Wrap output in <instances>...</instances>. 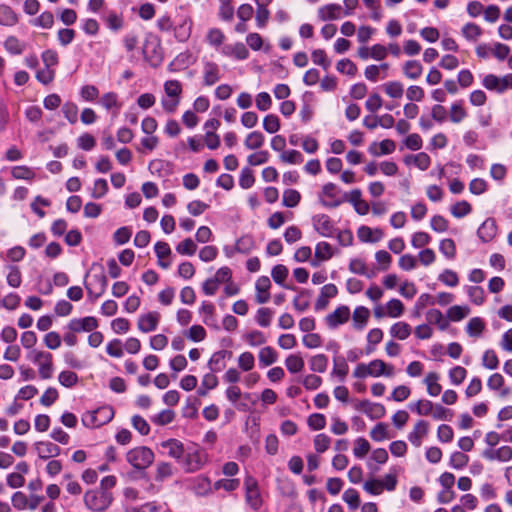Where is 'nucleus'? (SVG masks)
I'll return each instance as SVG.
<instances>
[{
  "label": "nucleus",
  "instance_id": "f257e3e1",
  "mask_svg": "<svg viewBox=\"0 0 512 512\" xmlns=\"http://www.w3.org/2000/svg\"><path fill=\"white\" fill-rule=\"evenodd\" d=\"M112 494L108 491L93 489L84 494L85 506L95 512L105 511L112 503Z\"/></svg>",
  "mask_w": 512,
  "mask_h": 512
},
{
  "label": "nucleus",
  "instance_id": "f03ea898",
  "mask_svg": "<svg viewBox=\"0 0 512 512\" xmlns=\"http://www.w3.org/2000/svg\"><path fill=\"white\" fill-rule=\"evenodd\" d=\"M154 459V452L146 446L132 448L126 453L127 462L137 470H146Z\"/></svg>",
  "mask_w": 512,
  "mask_h": 512
},
{
  "label": "nucleus",
  "instance_id": "7ed1b4c3",
  "mask_svg": "<svg viewBox=\"0 0 512 512\" xmlns=\"http://www.w3.org/2000/svg\"><path fill=\"white\" fill-rule=\"evenodd\" d=\"M113 417L114 409L111 406H102L83 414L82 423L88 428H97L109 423Z\"/></svg>",
  "mask_w": 512,
  "mask_h": 512
},
{
  "label": "nucleus",
  "instance_id": "20e7f679",
  "mask_svg": "<svg viewBox=\"0 0 512 512\" xmlns=\"http://www.w3.org/2000/svg\"><path fill=\"white\" fill-rule=\"evenodd\" d=\"M29 358L38 366V373L41 379H50L53 375V356L46 351L33 350Z\"/></svg>",
  "mask_w": 512,
  "mask_h": 512
},
{
  "label": "nucleus",
  "instance_id": "39448f33",
  "mask_svg": "<svg viewBox=\"0 0 512 512\" xmlns=\"http://www.w3.org/2000/svg\"><path fill=\"white\" fill-rule=\"evenodd\" d=\"M208 462V454L201 449L185 453L180 462L187 473H193L200 470Z\"/></svg>",
  "mask_w": 512,
  "mask_h": 512
},
{
  "label": "nucleus",
  "instance_id": "423d86ee",
  "mask_svg": "<svg viewBox=\"0 0 512 512\" xmlns=\"http://www.w3.org/2000/svg\"><path fill=\"white\" fill-rule=\"evenodd\" d=\"M341 190L334 183H326L323 185L318 195L320 203L327 208L338 207L343 200L340 198Z\"/></svg>",
  "mask_w": 512,
  "mask_h": 512
},
{
  "label": "nucleus",
  "instance_id": "0eeeda50",
  "mask_svg": "<svg viewBox=\"0 0 512 512\" xmlns=\"http://www.w3.org/2000/svg\"><path fill=\"white\" fill-rule=\"evenodd\" d=\"M245 486V499L247 504L253 509L258 510L262 506V497L258 488L257 481L247 476L244 481Z\"/></svg>",
  "mask_w": 512,
  "mask_h": 512
},
{
  "label": "nucleus",
  "instance_id": "6e6552de",
  "mask_svg": "<svg viewBox=\"0 0 512 512\" xmlns=\"http://www.w3.org/2000/svg\"><path fill=\"white\" fill-rule=\"evenodd\" d=\"M482 84L488 90L503 93L508 89H512V74H507L503 77L488 74L483 78Z\"/></svg>",
  "mask_w": 512,
  "mask_h": 512
},
{
  "label": "nucleus",
  "instance_id": "1a4fd4ad",
  "mask_svg": "<svg viewBox=\"0 0 512 512\" xmlns=\"http://www.w3.org/2000/svg\"><path fill=\"white\" fill-rule=\"evenodd\" d=\"M108 285L107 277L105 276L103 269L99 274H94L92 276V280L85 284V288L89 294L93 298V300L100 297L106 291Z\"/></svg>",
  "mask_w": 512,
  "mask_h": 512
},
{
  "label": "nucleus",
  "instance_id": "9d476101",
  "mask_svg": "<svg viewBox=\"0 0 512 512\" xmlns=\"http://www.w3.org/2000/svg\"><path fill=\"white\" fill-rule=\"evenodd\" d=\"M312 224L317 233L323 237H332L335 228L332 220L326 214H317L312 217Z\"/></svg>",
  "mask_w": 512,
  "mask_h": 512
},
{
  "label": "nucleus",
  "instance_id": "9b49d317",
  "mask_svg": "<svg viewBox=\"0 0 512 512\" xmlns=\"http://www.w3.org/2000/svg\"><path fill=\"white\" fill-rule=\"evenodd\" d=\"M350 315L349 307L341 305L325 317V322L329 328L335 329L339 325L346 323L349 320Z\"/></svg>",
  "mask_w": 512,
  "mask_h": 512
},
{
  "label": "nucleus",
  "instance_id": "f8f14e48",
  "mask_svg": "<svg viewBox=\"0 0 512 512\" xmlns=\"http://www.w3.org/2000/svg\"><path fill=\"white\" fill-rule=\"evenodd\" d=\"M160 447L165 450V454L170 458L175 459L179 464L184 456V445L178 439H167L160 443Z\"/></svg>",
  "mask_w": 512,
  "mask_h": 512
},
{
  "label": "nucleus",
  "instance_id": "ddd939ff",
  "mask_svg": "<svg viewBox=\"0 0 512 512\" xmlns=\"http://www.w3.org/2000/svg\"><path fill=\"white\" fill-rule=\"evenodd\" d=\"M355 408L365 413L371 419H380L385 415V407L380 403H372L369 400H362L355 404Z\"/></svg>",
  "mask_w": 512,
  "mask_h": 512
},
{
  "label": "nucleus",
  "instance_id": "4468645a",
  "mask_svg": "<svg viewBox=\"0 0 512 512\" xmlns=\"http://www.w3.org/2000/svg\"><path fill=\"white\" fill-rule=\"evenodd\" d=\"M68 329L72 332H90L98 327V321L95 317L87 316L84 318H75L68 323Z\"/></svg>",
  "mask_w": 512,
  "mask_h": 512
},
{
  "label": "nucleus",
  "instance_id": "2eb2a0df",
  "mask_svg": "<svg viewBox=\"0 0 512 512\" xmlns=\"http://www.w3.org/2000/svg\"><path fill=\"white\" fill-rule=\"evenodd\" d=\"M160 321V314L156 311H151L142 314L137 322L138 329L143 333H149L156 330Z\"/></svg>",
  "mask_w": 512,
  "mask_h": 512
},
{
  "label": "nucleus",
  "instance_id": "dca6fc26",
  "mask_svg": "<svg viewBox=\"0 0 512 512\" xmlns=\"http://www.w3.org/2000/svg\"><path fill=\"white\" fill-rule=\"evenodd\" d=\"M34 446L38 457L44 460L57 457L61 453L60 447L49 441H39Z\"/></svg>",
  "mask_w": 512,
  "mask_h": 512
},
{
  "label": "nucleus",
  "instance_id": "f3484780",
  "mask_svg": "<svg viewBox=\"0 0 512 512\" xmlns=\"http://www.w3.org/2000/svg\"><path fill=\"white\" fill-rule=\"evenodd\" d=\"M203 84L212 86L220 80V68L217 63L205 61L203 64Z\"/></svg>",
  "mask_w": 512,
  "mask_h": 512
},
{
  "label": "nucleus",
  "instance_id": "a211bd4d",
  "mask_svg": "<svg viewBox=\"0 0 512 512\" xmlns=\"http://www.w3.org/2000/svg\"><path fill=\"white\" fill-rule=\"evenodd\" d=\"M271 287V281L267 276H261L257 279L255 284L256 295L255 300L258 304L267 303L270 299L269 289Z\"/></svg>",
  "mask_w": 512,
  "mask_h": 512
},
{
  "label": "nucleus",
  "instance_id": "6ab92c4d",
  "mask_svg": "<svg viewBox=\"0 0 512 512\" xmlns=\"http://www.w3.org/2000/svg\"><path fill=\"white\" fill-rule=\"evenodd\" d=\"M338 289L334 284H326L321 288L320 295L315 302L316 310H323L327 307L329 299L336 297Z\"/></svg>",
  "mask_w": 512,
  "mask_h": 512
},
{
  "label": "nucleus",
  "instance_id": "aec40b11",
  "mask_svg": "<svg viewBox=\"0 0 512 512\" xmlns=\"http://www.w3.org/2000/svg\"><path fill=\"white\" fill-rule=\"evenodd\" d=\"M429 425L424 420H419L414 425L413 430L408 434V440L415 447H420L422 444V439L428 433Z\"/></svg>",
  "mask_w": 512,
  "mask_h": 512
},
{
  "label": "nucleus",
  "instance_id": "412c9836",
  "mask_svg": "<svg viewBox=\"0 0 512 512\" xmlns=\"http://www.w3.org/2000/svg\"><path fill=\"white\" fill-rule=\"evenodd\" d=\"M369 364V371L371 377H392L394 375V368L391 365L386 364L381 359L372 360Z\"/></svg>",
  "mask_w": 512,
  "mask_h": 512
},
{
  "label": "nucleus",
  "instance_id": "4be33fe9",
  "mask_svg": "<svg viewBox=\"0 0 512 512\" xmlns=\"http://www.w3.org/2000/svg\"><path fill=\"white\" fill-rule=\"evenodd\" d=\"M395 148L396 144L393 140L385 139L382 140L380 143L373 142L368 147V152L375 157H379L393 153L395 151Z\"/></svg>",
  "mask_w": 512,
  "mask_h": 512
},
{
  "label": "nucleus",
  "instance_id": "5701e85b",
  "mask_svg": "<svg viewBox=\"0 0 512 512\" xmlns=\"http://www.w3.org/2000/svg\"><path fill=\"white\" fill-rule=\"evenodd\" d=\"M370 311L365 306H357L352 313V326L357 331H362L369 320Z\"/></svg>",
  "mask_w": 512,
  "mask_h": 512
},
{
  "label": "nucleus",
  "instance_id": "b1692460",
  "mask_svg": "<svg viewBox=\"0 0 512 512\" xmlns=\"http://www.w3.org/2000/svg\"><path fill=\"white\" fill-rule=\"evenodd\" d=\"M221 53L227 57H234L237 60H245L249 55L248 49L241 42L223 46Z\"/></svg>",
  "mask_w": 512,
  "mask_h": 512
},
{
  "label": "nucleus",
  "instance_id": "393cba45",
  "mask_svg": "<svg viewBox=\"0 0 512 512\" xmlns=\"http://www.w3.org/2000/svg\"><path fill=\"white\" fill-rule=\"evenodd\" d=\"M357 235L362 242L376 243L383 238L384 233L380 228L371 229L368 226H361L357 231Z\"/></svg>",
  "mask_w": 512,
  "mask_h": 512
},
{
  "label": "nucleus",
  "instance_id": "a878e982",
  "mask_svg": "<svg viewBox=\"0 0 512 512\" xmlns=\"http://www.w3.org/2000/svg\"><path fill=\"white\" fill-rule=\"evenodd\" d=\"M497 233V225L494 219L488 218L486 219L481 226L478 228L477 234L478 237L483 242L491 241Z\"/></svg>",
  "mask_w": 512,
  "mask_h": 512
},
{
  "label": "nucleus",
  "instance_id": "bb28decb",
  "mask_svg": "<svg viewBox=\"0 0 512 512\" xmlns=\"http://www.w3.org/2000/svg\"><path fill=\"white\" fill-rule=\"evenodd\" d=\"M342 7L339 4H328L320 7L317 11V15L320 20H336L341 16Z\"/></svg>",
  "mask_w": 512,
  "mask_h": 512
},
{
  "label": "nucleus",
  "instance_id": "cd10ccee",
  "mask_svg": "<svg viewBox=\"0 0 512 512\" xmlns=\"http://www.w3.org/2000/svg\"><path fill=\"white\" fill-rule=\"evenodd\" d=\"M175 473V468L169 462L160 461L156 464L154 480L156 482H163L171 478Z\"/></svg>",
  "mask_w": 512,
  "mask_h": 512
},
{
  "label": "nucleus",
  "instance_id": "c85d7f7f",
  "mask_svg": "<svg viewBox=\"0 0 512 512\" xmlns=\"http://www.w3.org/2000/svg\"><path fill=\"white\" fill-rule=\"evenodd\" d=\"M439 379L440 376L438 373L429 372L423 380L427 388V393L432 397L438 396L442 391V386L438 382Z\"/></svg>",
  "mask_w": 512,
  "mask_h": 512
},
{
  "label": "nucleus",
  "instance_id": "c756f323",
  "mask_svg": "<svg viewBox=\"0 0 512 512\" xmlns=\"http://www.w3.org/2000/svg\"><path fill=\"white\" fill-rule=\"evenodd\" d=\"M18 21V15L10 6L0 4V25L11 27L16 25Z\"/></svg>",
  "mask_w": 512,
  "mask_h": 512
},
{
  "label": "nucleus",
  "instance_id": "7c9ffc66",
  "mask_svg": "<svg viewBox=\"0 0 512 512\" xmlns=\"http://www.w3.org/2000/svg\"><path fill=\"white\" fill-rule=\"evenodd\" d=\"M423 72L421 63L417 60H409L403 64V74L411 80L418 79Z\"/></svg>",
  "mask_w": 512,
  "mask_h": 512
},
{
  "label": "nucleus",
  "instance_id": "2f4dec72",
  "mask_svg": "<svg viewBox=\"0 0 512 512\" xmlns=\"http://www.w3.org/2000/svg\"><path fill=\"white\" fill-rule=\"evenodd\" d=\"M390 334L399 340H405L411 334V326L406 322H397L391 326Z\"/></svg>",
  "mask_w": 512,
  "mask_h": 512
},
{
  "label": "nucleus",
  "instance_id": "473e14b6",
  "mask_svg": "<svg viewBox=\"0 0 512 512\" xmlns=\"http://www.w3.org/2000/svg\"><path fill=\"white\" fill-rule=\"evenodd\" d=\"M384 92L390 97L394 99H399L403 96L404 87L403 84L399 81H389L383 84Z\"/></svg>",
  "mask_w": 512,
  "mask_h": 512
},
{
  "label": "nucleus",
  "instance_id": "72a5a7b5",
  "mask_svg": "<svg viewBox=\"0 0 512 512\" xmlns=\"http://www.w3.org/2000/svg\"><path fill=\"white\" fill-rule=\"evenodd\" d=\"M5 49L13 55H20L25 50V44L15 36H9L4 42Z\"/></svg>",
  "mask_w": 512,
  "mask_h": 512
},
{
  "label": "nucleus",
  "instance_id": "f704fd0d",
  "mask_svg": "<svg viewBox=\"0 0 512 512\" xmlns=\"http://www.w3.org/2000/svg\"><path fill=\"white\" fill-rule=\"evenodd\" d=\"M434 403L427 399H421L410 405V409L420 416H430Z\"/></svg>",
  "mask_w": 512,
  "mask_h": 512
},
{
  "label": "nucleus",
  "instance_id": "c9c22d12",
  "mask_svg": "<svg viewBox=\"0 0 512 512\" xmlns=\"http://www.w3.org/2000/svg\"><path fill=\"white\" fill-rule=\"evenodd\" d=\"M225 40V35L219 28H210L206 34V41L209 45L218 48Z\"/></svg>",
  "mask_w": 512,
  "mask_h": 512
},
{
  "label": "nucleus",
  "instance_id": "e433bc0d",
  "mask_svg": "<svg viewBox=\"0 0 512 512\" xmlns=\"http://www.w3.org/2000/svg\"><path fill=\"white\" fill-rule=\"evenodd\" d=\"M264 135L259 131H253L247 135L244 144L250 150L259 149L264 144Z\"/></svg>",
  "mask_w": 512,
  "mask_h": 512
},
{
  "label": "nucleus",
  "instance_id": "4c0bfd02",
  "mask_svg": "<svg viewBox=\"0 0 512 512\" xmlns=\"http://www.w3.org/2000/svg\"><path fill=\"white\" fill-rule=\"evenodd\" d=\"M277 352L270 346L263 347L260 349L258 358L261 364L264 366L272 365L277 361Z\"/></svg>",
  "mask_w": 512,
  "mask_h": 512
},
{
  "label": "nucleus",
  "instance_id": "58836bf2",
  "mask_svg": "<svg viewBox=\"0 0 512 512\" xmlns=\"http://www.w3.org/2000/svg\"><path fill=\"white\" fill-rule=\"evenodd\" d=\"M11 175L17 180H33L35 178V172L32 168L27 166H14L11 169Z\"/></svg>",
  "mask_w": 512,
  "mask_h": 512
},
{
  "label": "nucleus",
  "instance_id": "ea45409f",
  "mask_svg": "<svg viewBox=\"0 0 512 512\" xmlns=\"http://www.w3.org/2000/svg\"><path fill=\"white\" fill-rule=\"evenodd\" d=\"M285 366L290 373H298L304 368V360L297 354H291L285 359Z\"/></svg>",
  "mask_w": 512,
  "mask_h": 512
},
{
  "label": "nucleus",
  "instance_id": "a19ab883",
  "mask_svg": "<svg viewBox=\"0 0 512 512\" xmlns=\"http://www.w3.org/2000/svg\"><path fill=\"white\" fill-rule=\"evenodd\" d=\"M404 313L403 303L396 298L391 299L386 303V314L391 318H398Z\"/></svg>",
  "mask_w": 512,
  "mask_h": 512
},
{
  "label": "nucleus",
  "instance_id": "79ce46f5",
  "mask_svg": "<svg viewBox=\"0 0 512 512\" xmlns=\"http://www.w3.org/2000/svg\"><path fill=\"white\" fill-rule=\"evenodd\" d=\"M237 364L242 371H251L255 366L254 355L248 351L241 353L237 359Z\"/></svg>",
  "mask_w": 512,
  "mask_h": 512
},
{
  "label": "nucleus",
  "instance_id": "37998d69",
  "mask_svg": "<svg viewBox=\"0 0 512 512\" xmlns=\"http://www.w3.org/2000/svg\"><path fill=\"white\" fill-rule=\"evenodd\" d=\"M383 338V331L380 328H373L367 334L368 346L366 353L369 354L374 351L375 345L380 343Z\"/></svg>",
  "mask_w": 512,
  "mask_h": 512
},
{
  "label": "nucleus",
  "instance_id": "c03bdc74",
  "mask_svg": "<svg viewBox=\"0 0 512 512\" xmlns=\"http://www.w3.org/2000/svg\"><path fill=\"white\" fill-rule=\"evenodd\" d=\"M333 256L332 246L327 242H319L315 247V257L321 261L329 260Z\"/></svg>",
  "mask_w": 512,
  "mask_h": 512
},
{
  "label": "nucleus",
  "instance_id": "a18cd8bd",
  "mask_svg": "<svg viewBox=\"0 0 512 512\" xmlns=\"http://www.w3.org/2000/svg\"><path fill=\"white\" fill-rule=\"evenodd\" d=\"M471 210H472L471 205L465 200L458 201L457 203L452 205L450 208L451 214L455 218L465 217L466 215H468L471 212Z\"/></svg>",
  "mask_w": 512,
  "mask_h": 512
},
{
  "label": "nucleus",
  "instance_id": "49530a36",
  "mask_svg": "<svg viewBox=\"0 0 512 512\" xmlns=\"http://www.w3.org/2000/svg\"><path fill=\"white\" fill-rule=\"evenodd\" d=\"M164 91L167 97L180 99L182 85L178 80H168L164 83Z\"/></svg>",
  "mask_w": 512,
  "mask_h": 512
},
{
  "label": "nucleus",
  "instance_id": "de8ad7c7",
  "mask_svg": "<svg viewBox=\"0 0 512 512\" xmlns=\"http://www.w3.org/2000/svg\"><path fill=\"white\" fill-rule=\"evenodd\" d=\"M467 117V112L461 102H455L450 107V120L453 123H460Z\"/></svg>",
  "mask_w": 512,
  "mask_h": 512
},
{
  "label": "nucleus",
  "instance_id": "09e8293b",
  "mask_svg": "<svg viewBox=\"0 0 512 512\" xmlns=\"http://www.w3.org/2000/svg\"><path fill=\"white\" fill-rule=\"evenodd\" d=\"M225 355H226V351L222 350V351L215 352L211 356V358L208 362V366L211 371L218 372V371H221L225 367V363H224Z\"/></svg>",
  "mask_w": 512,
  "mask_h": 512
},
{
  "label": "nucleus",
  "instance_id": "8fccbe9b",
  "mask_svg": "<svg viewBox=\"0 0 512 512\" xmlns=\"http://www.w3.org/2000/svg\"><path fill=\"white\" fill-rule=\"evenodd\" d=\"M328 358L324 354H318L310 359V369L313 372L323 373L327 368Z\"/></svg>",
  "mask_w": 512,
  "mask_h": 512
},
{
  "label": "nucleus",
  "instance_id": "3c124183",
  "mask_svg": "<svg viewBox=\"0 0 512 512\" xmlns=\"http://www.w3.org/2000/svg\"><path fill=\"white\" fill-rule=\"evenodd\" d=\"M33 25L44 28V29H50L52 28L54 24V16L52 12L50 11H44L42 12L37 18L33 20Z\"/></svg>",
  "mask_w": 512,
  "mask_h": 512
},
{
  "label": "nucleus",
  "instance_id": "603ef678",
  "mask_svg": "<svg viewBox=\"0 0 512 512\" xmlns=\"http://www.w3.org/2000/svg\"><path fill=\"white\" fill-rule=\"evenodd\" d=\"M311 296V292L308 290H303L300 292L298 296L294 298L293 305L294 308L300 312H303L309 308V298Z\"/></svg>",
  "mask_w": 512,
  "mask_h": 512
},
{
  "label": "nucleus",
  "instance_id": "864d4df0",
  "mask_svg": "<svg viewBox=\"0 0 512 512\" xmlns=\"http://www.w3.org/2000/svg\"><path fill=\"white\" fill-rule=\"evenodd\" d=\"M482 34V29L475 23H467L462 28V35L469 41H476Z\"/></svg>",
  "mask_w": 512,
  "mask_h": 512
},
{
  "label": "nucleus",
  "instance_id": "5fc2aeb1",
  "mask_svg": "<svg viewBox=\"0 0 512 512\" xmlns=\"http://www.w3.org/2000/svg\"><path fill=\"white\" fill-rule=\"evenodd\" d=\"M370 448L369 442L365 438L359 437L354 442L353 453L355 457L362 459L370 451Z\"/></svg>",
  "mask_w": 512,
  "mask_h": 512
},
{
  "label": "nucleus",
  "instance_id": "6e6d98bb",
  "mask_svg": "<svg viewBox=\"0 0 512 512\" xmlns=\"http://www.w3.org/2000/svg\"><path fill=\"white\" fill-rule=\"evenodd\" d=\"M280 160L287 164H301L303 156L298 150H287L280 154Z\"/></svg>",
  "mask_w": 512,
  "mask_h": 512
},
{
  "label": "nucleus",
  "instance_id": "4d7b16f0",
  "mask_svg": "<svg viewBox=\"0 0 512 512\" xmlns=\"http://www.w3.org/2000/svg\"><path fill=\"white\" fill-rule=\"evenodd\" d=\"M197 250V245L191 238H186L176 246V251L181 255L192 256Z\"/></svg>",
  "mask_w": 512,
  "mask_h": 512
},
{
  "label": "nucleus",
  "instance_id": "13d9d810",
  "mask_svg": "<svg viewBox=\"0 0 512 512\" xmlns=\"http://www.w3.org/2000/svg\"><path fill=\"white\" fill-rule=\"evenodd\" d=\"M485 327L484 321L479 317L471 318L467 324V333L477 337L481 335Z\"/></svg>",
  "mask_w": 512,
  "mask_h": 512
},
{
  "label": "nucleus",
  "instance_id": "bf43d9fd",
  "mask_svg": "<svg viewBox=\"0 0 512 512\" xmlns=\"http://www.w3.org/2000/svg\"><path fill=\"white\" fill-rule=\"evenodd\" d=\"M254 247V240L251 236L245 235L239 238L235 244V250L242 254H248Z\"/></svg>",
  "mask_w": 512,
  "mask_h": 512
},
{
  "label": "nucleus",
  "instance_id": "052dcab7",
  "mask_svg": "<svg viewBox=\"0 0 512 512\" xmlns=\"http://www.w3.org/2000/svg\"><path fill=\"white\" fill-rule=\"evenodd\" d=\"M342 498L352 510L357 509L360 505L359 493L353 488L345 490Z\"/></svg>",
  "mask_w": 512,
  "mask_h": 512
},
{
  "label": "nucleus",
  "instance_id": "680f3d73",
  "mask_svg": "<svg viewBox=\"0 0 512 512\" xmlns=\"http://www.w3.org/2000/svg\"><path fill=\"white\" fill-rule=\"evenodd\" d=\"M440 252L448 259H453L456 255V246L452 239L447 238L440 241Z\"/></svg>",
  "mask_w": 512,
  "mask_h": 512
},
{
  "label": "nucleus",
  "instance_id": "e2e57ef3",
  "mask_svg": "<svg viewBox=\"0 0 512 512\" xmlns=\"http://www.w3.org/2000/svg\"><path fill=\"white\" fill-rule=\"evenodd\" d=\"M301 195L297 190L287 189L283 193V205L286 207H295L300 202Z\"/></svg>",
  "mask_w": 512,
  "mask_h": 512
},
{
  "label": "nucleus",
  "instance_id": "0e129e2a",
  "mask_svg": "<svg viewBox=\"0 0 512 512\" xmlns=\"http://www.w3.org/2000/svg\"><path fill=\"white\" fill-rule=\"evenodd\" d=\"M482 365L490 370L498 368L499 360L494 350L488 349L482 356Z\"/></svg>",
  "mask_w": 512,
  "mask_h": 512
},
{
  "label": "nucleus",
  "instance_id": "69168bd1",
  "mask_svg": "<svg viewBox=\"0 0 512 512\" xmlns=\"http://www.w3.org/2000/svg\"><path fill=\"white\" fill-rule=\"evenodd\" d=\"M100 103L107 110L112 108L119 109L121 107V104L118 101V95L114 92L103 94L100 99Z\"/></svg>",
  "mask_w": 512,
  "mask_h": 512
},
{
  "label": "nucleus",
  "instance_id": "338daca9",
  "mask_svg": "<svg viewBox=\"0 0 512 512\" xmlns=\"http://www.w3.org/2000/svg\"><path fill=\"white\" fill-rule=\"evenodd\" d=\"M104 21L112 31H118L123 27V18L114 11H110Z\"/></svg>",
  "mask_w": 512,
  "mask_h": 512
},
{
  "label": "nucleus",
  "instance_id": "774afa93",
  "mask_svg": "<svg viewBox=\"0 0 512 512\" xmlns=\"http://www.w3.org/2000/svg\"><path fill=\"white\" fill-rule=\"evenodd\" d=\"M439 281L449 287H455L459 283V278L456 272L451 269H445L439 276Z\"/></svg>",
  "mask_w": 512,
  "mask_h": 512
}]
</instances>
